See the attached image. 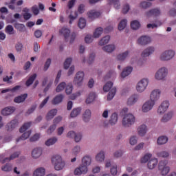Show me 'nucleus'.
Listing matches in <instances>:
<instances>
[{
	"label": "nucleus",
	"instance_id": "nucleus-1",
	"mask_svg": "<svg viewBox=\"0 0 176 176\" xmlns=\"http://www.w3.org/2000/svg\"><path fill=\"white\" fill-rule=\"evenodd\" d=\"M52 163L54 164V170L56 171H61V170H64L66 166V163L63 160V157L58 154L54 155L52 157Z\"/></svg>",
	"mask_w": 176,
	"mask_h": 176
},
{
	"label": "nucleus",
	"instance_id": "nucleus-2",
	"mask_svg": "<svg viewBox=\"0 0 176 176\" xmlns=\"http://www.w3.org/2000/svg\"><path fill=\"white\" fill-rule=\"evenodd\" d=\"M103 91L108 93L107 100L111 101L116 94V87H113V82L109 81L103 86Z\"/></svg>",
	"mask_w": 176,
	"mask_h": 176
},
{
	"label": "nucleus",
	"instance_id": "nucleus-3",
	"mask_svg": "<svg viewBox=\"0 0 176 176\" xmlns=\"http://www.w3.org/2000/svg\"><path fill=\"white\" fill-rule=\"evenodd\" d=\"M175 57V51L174 50H166L159 56L160 61H170Z\"/></svg>",
	"mask_w": 176,
	"mask_h": 176
},
{
	"label": "nucleus",
	"instance_id": "nucleus-4",
	"mask_svg": "<svg viewBox=\"0 0 176 176\" xmlns=\"http://www.w3.org/2000/svg\"><path fill=\"white\" fill-rule=\"evenodd\" d=\"M60 34L63 35L65 41L66 42H68L69 41V43H74V42L75 41V38H76V34L75 33L71 34V30L65 28H63L60 30Z\"/></svg>",
	"mask_w": 176,
	"mask_h": 176
},
{
	"label": "nucleus",
	"instance_id": "nucleus-5",
	"mask_svg": "<svg viewBox=\"0 0 176 176\" xmlns=\"http://www.w3.org/2000/svg\"><path fill=\"white\" fill-rule=\"evenodd\" d=\"M135 123V117L132 113L126 114L122 120V125L123 127H131Z\"/></svg>",
	"mask_w": 176,
	"mask_h": 176
},
{
	"label": "nucleus",
	"instance_id": "nucleus-6",
	"mask_svg": "<svg viewBox=\"0 0 176 176\" xmlns=\"http://www.w3.org/2000/svg\"><path fill=\"white\" fill-rule=\"evenodd\" d=\"M168 75V69L166 67L160 68L155 74V79L156 80H166Z\"/></svg>",
	"mask_w": 176,
	"mask_h": 176
},
{
	"label": "nucleus",
	"instance_id": "nucleus-7",
	"mask_svg": "<svg viewBox=\"0 0 176 176\" xmlns=\"http://www.w3.org/2000/svg\"><path fill=\"white\" fill-rule=\"evenodd\" d=\"M85 80V72L82 71L78 72L74 78L73 84L76 87H80L83 85V80Z\"/></svg>",
	"mask_w": 176,
	"mask_h": 176
},
{
	"label": "nucleus",
	"instance_id": "nucleus-8",
	"mask_svg": "<svg viewBox=\"0 0 176 176\" xmlns=\"http://www.w3.org/2000/svg\"><path fill=\"white\" fill-rule=\"evenodd\" d=\"M149 85V78H144L141 79L136 85V90L138 93H144L146 90V87Z\"/></svg>",
	"mask_w": 176,
	"mask_h": 176
},
{
	"label": "nucleus",
	"instance_id": "nucleus-9",
	"mask_svg": "<svg viewBox=\"0 0 176 176\" xmlns=\"http://www.w3.org/2000/svg\"><path fill=\"white\" fill-rule=\"evenodd\" d=\"M158 170L161 175H167L170 173V166H167V161H160L158 164Z\"/></svg>",
	"mask_w": 176,
	"mask_h": 176
},
{
	"label": "nucleus",
	"instance_id": "nucleus-10",
	"mask_svg": "<svg viewBox=\"0 0 176 176\" xmlns=\"http://www.w3.org/2000/svg\"><path fill=\"white\" fill-rule=\"evenodd\" d=\"M162 96V91L160 89H153L150 94L149 100L156 104V102L160 100Z\"/></svg>",
	"mask_w": 176,
	"mask_h": 176
},
{
	"label": "nucleus",
	"instance_id": "nucleus-11",
	"mask_svg": "<svg viewBox=\"0 0 176 176\" xmlns=\"http://www.w3.org/2000/svg\"><path fill=\"white\" fill-rule=\"evenodd\" d=\"M151 42H152V38H151L149 36L143 35L137 39L136 43L139 45V46H146V45H149Z\"/></svg>",
	"mask_w": 176,
	"mask_h": 176
},
{
	"label": "nucleus",
	"instance_id": "nucleus-12",
	"mask_svg": "<svg viewBox=\"0 0 176 176\" xmlns=\"http://www.w3.org/2000/svg\"><path fill=\"white\" fill-rule=\"evenodd\" d=\"M17 127H19V120L14 119L6 124V130L10 133L17 129Z\"/></svg>",
	"mask_w": 176,
	"mask_h": 176
},
{
	"label": "nucleus",
	"instance_id": "nucleus-13",
	"mask_svg": "<svg viewBox=\"0 0 176 176\" xmlns=\"http://www.w3.org/2000/svg\"><path fill=\"white\" fill-rule=\"evenodd\" d=\"M155 105V104L154 102L148 100L143 104L142 107V111L144 112V113H146L149 112V111H152Z\"/></svg>",
	"mask_w": 176,
	"mask_h": 176
},
{
	"label": "nucleus",
	"instance_id": "nucleus-14",
	"mask_svg": "<svg viewBox=\"0 0 176 176\" xmlns=\"http://www.w3.org/2000/svg\"><path fill=\"white\" fill-rule=\"evenodd\" d=\"M18 156H20V152L17 151L10 155V157H5L3 155H0V163L5 164V163L10 162V160H14Z\"/></svg>",
	"mask_w": 176,
	"mask_h": 176
},
{
	"label": "nucleus",
	"instance_id": "nucleus-15",
	"mask_svg": "<svg viewBox=\"0 0 176 176\" xmlns=\"http://www.w3.org/2000/svg\"><path fill=\"white\" fill-rule=\"evenodd\" d=\"M168 107H170L168 101H163L157 109L158 115H163L168 109Z\"/></svg>",
	"mask_w": 176,
	"mask_h": 176
},
{
	"label": "nucleus",
	"instance_id": "nucleus-16",
	"mask_svg": "<svg viewBox=\"0 0 176 176\" xmlns=\"http://www.w3.org/2000/svg\"><path fill=\"white\" fill-rule=\"evenodd\" d=\"M89 169L86 165L81 164L79 167L74 170V175H82V174H87Z\"/></svg>",
	"mask_w": 176,
	"mask_h": 176
},
{
	"label": "nucleus",
	"instance_id": "nucleus-17",
	"mask_svg": "<svg viewBox=\"0 0 176 176\" xmlns=\"http://www.w3.org/2000/svg\"><path fill=\"white\" fill-rule=\"evenodd\" d=\"M129 56H130V51L126 50L124 52H121L118 54L116 57V60L117 61H120V63H123V61H126V60H127L128 57Z\"/></svg>",
	"mask_w": 176,
	"mask_h": 176
},
{
	"label": "nucleus",
	"instance_id": "nucleus-18",
	"mask_svg": "<svg viewBox=\"0 0 176 176\" xmlns=\"http://www.w3.org/2000/svg\"><path fill=\"white\" fill-rule=\"evenodd\" d=\"M156 50V48L153 46H148L142 52L141 56L143 58L149 57L151 54H153Z\"/></svg>",
	"mask_w": 176,
	"mask_h": 176
},
{
	"label": "nucleus",
	"instance_id": "nucleus-19",
	"mask_svg": "<svg viewBox=\"0 0 176 176\" xmlns=\"http://www.w3.org/2000/svg\"><path fill=\"white\" fill-rule=\"evenodd\" d=\"M147 132L148 127L144 124L139 126L137 129V133L140 137H145Z\"/></svg>",
	"mask_w": 176,
	"mask_h": 176
},
{
	"label": "nucleus",
	"instance_id": "nucleus-20",
	"mask_svg": "<svg viewBox=\"0 0 176 176\" xmlns=\"http://www.w3.org/2000/svg\"><path fill=\"white\" fill-rule=\"evenodd\" d=\"M173 116H174V111H168L166 113H165L162 116L161 119V122L162 123H167V122H170V120L173 119Z\"/></svg>",
	"mask_w": 176,
	"mask_h": 176
},
{
	"label": "nucleus",
	"instance_id": "nucleus-21",
	"mask_svg": "<svg viewBox=\"0 0 176 176\" xmlns=\"http://www.w3.org/2000/svg\"><path fill=\"white\" fill-rule=\"evenodd\" d=\"M14 111H16V107H7L1 110V115L3 116H9V115H12Z\"/></svg>",
	"mask_w": 176,
	"mask_h": 176
},
{
	"label": "nucleus",
	"instance_id": "nucleus-22",
	"mask_svg": "<svg viewBox=\"0 0 176 176\" xmlns=\"http://www.w3.org/2000/svg\"><path fill=\"white\" fill-rule=\"evenodd\" d=\"M118 119L119 117L118 116V113L114 112L111 113L109 120V124L110 126H115L116 124H117Z\"/></svg>",
	"mask_w": 176,
	"mask_h": 176
},
{
	"label": "nucleus",
	"instance_id": "nucleus-23",
	"mask_svg": "<svg viewBox=\"0 0 176 176\" xmlns=\"http://www.w3.org/2000/svg\"><path fill=\"white\" fill-rule=\"evenodd\" d=\"M91 119V111L90 109H86L82 113V120L85 123H89Z\"/></svg>",
	"mask_w": 176,
	"mask_h": 176
},
{
	"label": "nucleus",
	"instance_id": "nucleus-24",
	"mask_svg": "<svg viewBox=\"0 0 176 176\" xmlns=\"http://www.w3.org/2000/svg\"><path fill=\"white\" fill-rule=\"evenodd\" d=\"M140 98V96L137 94L132 95L131 97L129 98L126 104L129 107H131L132 105H134Z\"/></svg>",
	"mask_w": 176,
	"mask_h": 176
},
{
	"label": "nucleus",
	"instance_id": "nucleus-25",
	"mask_svg": "<svg viewBox=\"0 0 176 176\" xmlns=\"http://www.w3.org/2000/svg\"><path fill=\"white\" fill-rule=\"evenodd\" d=\"M102 50L106 53H113L116 50V45L115 44H109L102 47Z\"/></svg>",
	"mask_w": 176,
	"mask_h": 176
},
{
	"label": "nucleus",
	"instance_id": "nucleus-26",
	"mask_svg": "<svg viewBox=\"0 0 176 176\" xmlns=\"http://www.w3.org/2000/svg\"><path fill=\"white\" fill-rule=\"evenodd\" d=\"M157 158H152L147 163V167L149 170H153L157 166Z\"/></svg>",
	"mask_w": 176,
	"mask_h": 176
},
{
	"label": "nucleus",
	"instance_id": "nucleus-27",
	"mask_svg": "<svg viewBox=\"0 0 176 176\" xmlns=\"http://www.w3.org/2000/svg\"><path fill=\"white\" fill-rule=\"evenodd\" d=\"M41 156H42V148H35L32 150V157H33V159H38Z\"/></svg>",
	"mask_w": 176,
	"mask_h": 176
},
{
	"label": "nucleus",
	"instance_id": "nucleus-28",
	"mask_svg": "<svg viewBox=\"0 0 176 176\" xmlns=\"http://www.w3.org/2000/svg\"><path fill=\"white\" fill-rule=\"evenodd\" d=\"M145 14L147 17H151L152 16H160V10H159L157 8L151 9V10L147 11L145 13Z\"/></svg>",
	"mask_w": 176,
	"mask_h": 176
},
{
	"label": "nucleus",
	"instance_id": "nucleus-29",
	"mask_svg": "<svg viewBox=\"0 0 176 176\" xmlns=\"http://www.w3.org/2000/svg\"><path fill=\"white\" fill-rule=\"evenodd\" d=\"M133 72V67L128 66L123 69L122 73H121V77L122 78H126V76H129L130 74Z\"/></svg>",
	"mask_w": 176,
	"mask_h": 176
},
{
	"label": "nucleus",
	"instance_id": "nucleus-30",
	"mask_svg": "<svg viewBox=\"0 0 176 176\" xmlns=\"http://www.w3.org/2000/svg\"><path fill=\"white\" fill-rule=\"evenodd\" d=\"M96 162L99 163H102L104 160H105V152L104 151H100L99 153H97L95 157Z\"/></svg>",
	"mask_w": 176,
	"mask_h": 176
},
{
	"label": "nucleus",
	"instance_id": "nucleus-31",
	"mask_svg": "<svg viewBox=\"0 0 176 176\" xmlns=\"http://www.w3.org/2000/svg\"><path fill=\"white\" fill-rule=\"evenodd\" d=\"M101 16V12H96V10H91L88 12V17L91 19V20H94V19H97Z\"/></svg>",
	"mask_w": 176,
	"mask_h": 176
},
{
	"label": "nucleus",
	"instance_id": "nucleus-32",
	"mask_svg": "<svg viewBox=\"0 0 176 176\" xmlns=\"http://www.w3.org/2000/svg\"><path fill=\"white\" fill-rule=\"evenodd\" d=\"M118 76L116 71H109L104 77V80H108V79H115Z\"/></svg>",
	"mask_w": 176,
	"mask_h": 176
},
{
	"label": "nucleus",
	"instance_id": "nucleus-33",
	"mask_svg": "<svg viewBox=\"0 0 176 176\" xmlns=\"http://www.w3.org/2000/svg\"><path fill=\"white\" fill-rule=\"evenodd\" d=\"M27 97V94L16 96L14 99V102H16V104H21V102H24Z\"/></svg>",
	"mask_w": 176,
	"mask_h": 176
},
{
	"label": "nucleus",
	"instance_id": "nucleus-34",
	"mask_svg": "<svg viewBox=\"0 0 176 176\" xmlns=\"http://www.w3.org/2000/svg\"><path fill=\"white\" fill-rule=\"evenodd\" d=\"M57 141H58L57 137H52L45 141V145H46V146H52L54 145V144H56Z\"/></svg>",
	"mask_w": 176,
	"mask_h": 176
},
{
	"label": "nucleus",
	"instance_id": "nucleus-35",
	"mask_svg": "<svg viewBox=\"0 0 176 176\" xmlns=\"http://www.w3.org/2000/svg\"><path fill=\"white\" fill-rule=\"evenodd\" d=\"M45 174H46V170L41 167L36 168L34 171L33 176H45Z\"/></svg>",
	"mask_w": 176,
	"mask_h": 176
},
{
	"label": "nucleus",
	"instance_id": "nucleus-36",
	"mask_svg": "<svg viewBox=\"0 0 176 176\" xmlns=\"http://www.w3.org/2000/svg\"><path fill=\"white\" fill-rule=\"evenodd\" d=\"M152 6V3L149 1H143L139 3L140 9L146 10Z\"/></svg>",
	"mask_w": 176,
	"mask_h": 176
},
{
	"label": "nucleus",
	"instance_id": "nucleus-37",
	"mask_svg": "<svg viewBox=\"0 0 176 176\" xmlns=\"http://www.w3.org/2000/svg\"><path fill=\"white\" fill-rule=\"evenodd\" d=\"M82 164H84V166H90L91 164V157L89 155H85L82 158Z\"/></svg>",
	"mask_w": 176,
	"mask_h": 176
},
{
	"label": "nucleus",
	"instance_id": "nucleus-38",
	"mask_svg": "<svg viewBox=\"0 0 176 176\" xmlns=\"http://www.w3.org/2000/svg\"><path fill=\"white\" fill-rule=\"evenodd\" d=\"M96 93L94 92H90L88 95L87 99H86V104H91V102H94V100H96Z\"/></svg>",
	"mask_w": 176,
	"mask_h": 176
},
{
	"label": "nucleus",
	"instance_id": "nucleus-39",
	"mask_svg": "<svg viewBox=\"0 0 176 176\" xmlns=\"http://www.w3.org/2000/svg\"><path fill=\"white\" fill-rule=\"evenodd\" d=\"M110 40L111 36L109 35L105 36L100 40L98 45L99 46H104V45L109 43Z\"/></svg>",
	"mask_w": 176,
	"mask_h": 176
},
{
	"label": "nucleus",
	"instance_id": "nucleus-40",
	"mask_svg": "<svg viewBox=\"0 0 176 176\" xmlns=\"http://www.w3.org/2000/svg\"><path fill=\"white\" fill-rule=\"evenodd\" d=\"M168 141V138L166 136H160L157 140V145H164V144H167Z\"/></svg>",
	"mask_w": 176,
	"mask_h": 176
},
{
	"label": "nucleus",
	"instance_id": "nucleus-41",
	"mask_svg": "<svg viewBox=\"0 0 176 176\" xmlns=\"http://www.w3.org/2000/svg\"><path fill=\"white\" fill-rule=\"evenodd\" d=\"M12 170H13V165H12V164L7 163L1 166V170L5 173H10Z\"/></svg>",
	"mask_w": 176,
	"mask_h": 176
},
{
	"label": "nucleus",
	"instance_id": "nucleus-42",
	"mask_svg": "<svg viewBox=\"0 0 176 176\" xmlns=\"http://www.w3.org/2000/svg\"><path fill=\"white\" fill-rule=\"evenodd\" d=\"M56 115H57V109H54L50 110L46 116V119L47 120H51V119H53V118H54V116H56Z\"/></svg>",
	"mask_w": 176,
	"mask_h": 176
},
{
	"label": "nucleus",
	"instance_id": "nucleus-43",
	"mask_svg": "<svg viewBox=\"0 0 176 176\" xmlns=\"http://www.w3.org/2000/svg\"><path fill=\"white\" fill-rule=\"evenodd\" d=\"M102 32H104V28H102V27L97 28L94 32V37L100 38V36L102 35Z\"/></svg>",
	"mask_w": 176,
	"mask_h": 176
},
{
	"label": "nucleus",
	"instance_id": "nucleus-44",
	"mask_svg": "<svg viewBox=\"0 0 176 176\" xmlns=\"http://www.w3.org/2000/svg\"><path fill=\"white\" fill-rule=\"evenodd\" d=\"M64 98V95L59 94L57 95L53 100H52V104L54 105H57V104H60L63 101V99Z\"/></svg>",
	"mask_w": 176,
	"mask_h": 176
},
{
	"label": "nucleus",
	"instance_id": "nucleus-45",
	"mask_svg": "<svg viewBox=\"0 0 176 176\" xmlns=\"http://www.w3.org/2000/svg\"><path fill=\"white\" fill-rule=\"evenodd\" d=\"M81 112H82V109L80 107L75 108L71 112L70 117L76 118V116H79V115H80Z\"/></svg>",
	"mask_w": 176,
	"mask_h": 176
},
{
	"label": "nucleus",
	"instance_id": "nucleus-46",
	"mask_svg": "<svg viewBox=\"0 0 176 176\" xmlns=\"http://www.w3.org/2000/svg\"><path fill=\"white\" fill-rule=\"evenodd\" d=\"M109 5H113L115 9H120V0H108Z\"/></svg>",
	"mask_w": 176,
	"mask_h": 176
},
{
	"label": "nucleus",
	"instance_id": "nucleus-47",
	"mask_svg": "<svg viewBox=\"0 0 176 176\" xmlns=\"http://www.w3.org/2000/svg\"><path fill=\"white\" fill-rule=\"evenodd\" d=\"M30 135H31V131H28L24 133L20 138L16 139V142H19L20 141H25V140H27V138H29Z\"/></svg>",
	"mask_w": 176,
	"mask_h": 176
},
{
	"label": "nucleus",
	"instance_id": "nucleus-48",
	"mask_svg": "<svg viewBox=\"0 0 176 176\" xmlns=\"http://www.w3.org/2000/svg\"><path fill=\"white\" fill-rule=\"evenodd\" d=\"M141 27V23H140V21L135 20L133 21L131 23V28H132V30H134L135 31H137V30H139Z\"/></svg>",
	"mask_w": 176,
	"mask_h": 176
},
{
	"label": "nucleus",
	"instance_id": "nucleus-49",
	"mask_svg": "<svg viewBox=\"0 0 176 176\" xmlns=\"http://www.w3.org/2000/svg\"><path fill=\"white\" fill-rule=\"evenodd\" d=\"M127 25V19L122 20L118 24V30L119 31H122L126 28Z\"/></svg>",
	"mask_w": 176,
	"mask_h": 176
},
{
	"label": "nucleus",
	"instance_id": "nucleus-50",
	"mask_svg": "<svg viewBox=\"0 0 176 176\" xmlns=\"http://www.w3.org/2000/svg\"><path fill=\"white\" fill-rule=\"evenodd\" d=\"M67 86V84L65 82H60L56 89V93H60V91H63L65 89V87Z\"/></svg>",
	"mask_w": 176,
	"mask_h": 176
},
{
	"label": "nucleus",
	"instance_id": "nucleus-51",
	"mask_svg": "<svg viewBox=\"0 0 176 176\" xmlns=\"http://www.w3.org/2000/svg\"><path fill=\"white\" fill-rule=\"evenodd\" d=\"M5 31L8 35H13L14 34V28L12 25H8L6 27Z\"/></svg>",
	"mask_w": 176,
	"mask_h": 176
},
{
	"label": "nucleus",
	"instance_id": "nucleus-52",
	"mask_svg": "<svg viewBox=\"0 0 176 176\" xmlns=\"http://www.w3.org/2000/svg\"><path fill=\"white\" fill-rule=\"evenodd\" d=\"M35 79H36V74H34L29 78V79L26 81V86H31V85L34 83V80H35Z\"/></svg>",
	"mask_w": 176,
	"mask_h": 176
},
{
	"label": "nucleus",
	"instance_id": "nucleus-53",
	"mask_svg": "<svg viewBox=\"0 0 176 176\" xmlns=\"http://www.w3.org/2000/svg\"><path fill=\"white\" fill-rule=\"evenodd\" d=\"M31 127V122L25 123L22 127L19 129L20 133H24V131H27Z\"/></svg>",
	"mask_w": 176,
	"mask_h": 176
},
{
	"label": "nucleus",
	"instance_id": "nucleus-54",
	"mask_svg": "<svg viewBox=\"0 0 176 176\" xmlns=\"http://www.w3.org/2000/svg\"><path fill=\"white\" fill-rule=\"evenodd\" d=\"M78 25L81 30H82V28H85V27H86V19L80 18L78 21Z\"/></svg>",
	"mask_w": 176,
	"mask_h": 176
},
{
	"label": "nucleus",
	"instance_id": "nucleus-55",
	"mask_svg": "<svg viewBox=\"0 0 176 176\" xmlns=\"http://www.w3.org/2000/svg\"><path fill=\"white\" fill-rule=\"evenodd\" d=\"M151 157H152V154L151 153H146L142 159L141 162L142 163H146L147 162H149L151 160Z\"/></svg>",
	"mask_w": 176,
	"mask_h": 176
},
{
	"label": "nucleus",
	"instance_id": "nucleus-56",
	"mask_svg": "<svg viewBox=\"0 0 176 176\" xmlns=\"http://www.w3.org/2000/svg\"><path fill=\"white\" fill-rule=\"evenodd\" d=\"M137 142H138V138L136 135H133L129 139L130 145H136Z\"/></svg>",
	"mask_w": 176,
	"mask_h": 176
},
{
	"label": "nucleus",
	"instance_id": "nucleus-57",
	"mask_svg": "<svg viewBox=\"0 0 176 176\" xmlns=\"http://www.w3.org/2000/svg\"><path fill=\"white\" fill-rule=\"evenodd\" d=\"M23 47H24V45H23V43L21 42H18L15 44V49L17 53H21V50H23Z\"/></svg>",
	"mask_w": 176,
	"mask_h": 176
},
{
	"label": "nucleus",
	"instance_id": "nucleus-58",
	"mask_svg": "<svg viewBox=\"0 0 176 176\" xmlns=\"http://www.w3.org/2000/svg\"><path fill=\"white\" fill-rule=\"evenodd\" d=\"M158 157H168V156H170V153H168V151H161L157 153Z\"/></svg>",
	"mask_w": 176,
	"mask_h": 176
},
{
	"label": "nucleus",
	"instance_id": "nucleus-59",
	"mask_svg": "<svg viewBox=\"0 0 176 176\" xmlns=\"http://www.w3.org/2000/svg\"><path fill=\"white\" fill-rule=\"evenodd\" d=\"M36 104L32 105L31 107L26 111V116H28V115H31V113H34L35 109H36Z\"/></svg>",
	"mask_w": 176,
	"mask_h": 176
},
{
	"label": "nucleus",
	"instance_id": "nucleus-60",
	"mask_svg": "<svg viewBox=\"0 0 176 176\" xmlns=\"http://www.w3.org/2000/svg\"><path fill=\"white\" fill-rule=\"evenodd\" d=\"M71 63H72V58H67L64 63V68L65 69H68L69 68V66L71 65Z\"/></svg>",
	"mask_w": 176,
	"mask_h": 176
},
{
	"label": "nucleus",
	"instance_id": "nucleus-61",
	"mask_svg": "<svg viewBox=\"0 0 176 176\" xmlns=\"http://www.w3.org/2000/svg\"><path fill=\"white\" fill-rule=\"evenodd\" d=\"M14 27L16 30H19V31H20L21 32L24 31V30L25 28V25H24V24H21V23H15Z\"/></svg>",
	"mask_w": 176,
	"mask_h": 176
},
{
	"label": "nucleus",
	"instance_id": "nucleus-62",
	"mask_svg": "<svg viewBox=\"0 0 176 176\" xmlns=\"http://www.w3.org/2000/svg\"><path fill=\"white\" fill-rule=\"evenodd\" d=\"M94 41V37L91 34H87L85 38V41L87 43H91Z\"/></svg>",
	"mask_w": 176,
	"mask_h": 176
},
{
	"label": "nucleus",
	"instance_id": "nucleus-63",
	"mask_svg": "<svg viewBox=\"0 0 176 176\" xmlns=\"http://www.w3.org/2000/svg\"><path fill=\"white\" fill-rule=\"evenodd\" d=\"M72 153L75 155V156L79 155V153H80V146H74L72 149Z\"/></svg>",
	"mask_w": 176,
	"mask_h": 176
},
{
	"label": "nucleus",
	"instance_id": "nucleus-64",
	"mask_svg": "<svg viewBox=\"0 0 176 176\" xmlns=\"http://www.w3.org/2000/svg\"><path fill=\"white\" fill-rule=\"evenodd\" d=\"M33 50L34 53H39L41 51V45L36 42H34L33 44Z\"/></svg>",
	"mask_w": 176,
	"mask_h": 176
}]
</instances>
